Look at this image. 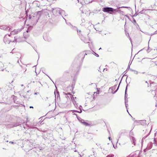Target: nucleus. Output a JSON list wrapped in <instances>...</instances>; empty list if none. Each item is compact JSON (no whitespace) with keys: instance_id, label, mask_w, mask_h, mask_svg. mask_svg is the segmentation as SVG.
Listing matches in <instances>:
<instances>
[{"instance_id":"f257e3e1","label":"nucleus","mask_w":157,"mask_h":157,"mask_svg":"<svg viewBox=\"0 0 157 157\" xmlns=\"http://www.w3.org/2000/svg\"><path fill=\"white\" fill-rule=\"evenodd\" d=\"M102 11L105 12L109 13V12H120V10H118L117 9H114L113 8L111 7H104L103 8Z\"/></svg>"},{"instance_id":"f03ea898","label":"nucleus","mask_w":157,"mask_h":157,"mask_svg":"<svg viewBox=\"0 0 157 157\" xmlns=\"http://www.w3.org/2000/svg\"><path fill=\"white\" fill-rule=\"evenodd\" d=\"M54 13H55V15H58V14L62 15V14L64 12V11L60 9L59 8H57L53 10Z\"/></svg>"},{"instance_id":"7ed1b4c3","label":"nucleus","mask_w":157,"mask_h":157,"mask_svg":"<svg viewBox=\"0 0 157 157\" xmlns=\"http://www.w3.org/2000/svg\"><path fill=\"white\" fill-rule=\"evenodd\" d=\"M14 40L12 41L11 40H10L9 38V37H8L7 35H6L4 38L3 41L6 44V43H9L10 42H14V41H16V39H15V37H14Z\"/></svg>"},{"instance_id":"20e7f679","label":"nucleus","mask_w":157,"mask_h":157,"mask_svg":"<svg viewBox=\"0 0 157 157\" xmlns=\"http://www.w3.org/2000/svg\"><path fill=\"white\" fill-rule=\"evenodd\" d=\"M72 101L75 106L77 109L78 107V104L77 103L76 100L77 98L76 97H74L73 95H72L71 97Z\"/></svg>"},{"instance_id":"39448f33","label":"nucleus","mask_w":157,"mask_h":157,"mask_svg":"<svg viewBox=\"0 0 157 157\" xmlns=\"http://www.w3.org/2000/svg\"><path fill=\"white\" fill-rule=\"evenodd\" d=\"M127 86H126L125 89V106L126 108H127V107L128 105V104H127L128 102V100L127 98L128 97V94H126V91L127 90Z\"/></svg>"},{"instance_id":"423d86ee","label":"nucleus","mask_w":157,"mask_h":157,"mask_svg":"<svg viewBox=\"0 0 157 157\" xmlns=\"http://www.w3.org/2000/svg\"><path fill=\"white\" fill-rule=\"evenodd\" d=\"M153 143L152 142H151L148 144L146 148L144 150V151L145 152L146 151L150 149L152 146Z\"/></svg>"},{"instance_id":"0eeeda50","label":"nucleus","mask_w":157,"mask_h":157,"mask_svg":"<svg viewBox=\"0 0 157 157\" xmlns=\"http://www.w3.org/2000/svg\"><path fill=\"white\" fill-rule=\"evenodd\" d=\"M0 29L4 30H10V28L7 25L0 26Z\"/></svg>"},{"instance_id":"6e6552de","label":"nucleus","mask_w":157,"mask_h":157,"mask_svg":"<svg viewBox=\"0 0 157 157\" xmlns=\"http://www.w3.org/2000/svg\"><path fill=\"white\" fill-rule=\"evenodd\" d=\"M119 85H118V86L117 87V89L114 92H113V91L114 90H115L116 89V88H117V86L116 85H114V86L112 87L111 88H110V89H111L112 90L111 92L113 94H115V93H116L118 90V89L119 87Z\"/></svg>"},{"instance_id":"1a4fd4ad","label":"nucleus","mask_w":157,"mask_h":157,"mask_svg":"<svg viewBox=\"0 0 157 157\" xmlns=\"http://www.w3.org/2000/svg\"><path fill=\"white\" fill-rule=\"evenodd\" d=\"M21 31V29H18L17 30H14L11 32L10 34L12 35H15L17 34L18 33Z\"/></svg>"},{"instance_id":"9d476101","label":"nucleus","mask_w":157,"mask_h":157,"mask_svg":"<svg viewBox=\"0 0 157 157\" xmlns=\"http://www.w3.org/2000/svg\"><path fill=\"white\" fill-rule=\"evenodd\" d=\"M80 122L85 126H88L90 125L87 122H85L84 120H82L80 121Z\"/></svg>"},{"instance_id":"9b49d317","label":"nucleus","mask_w":157,"mask_h":157,"mask_svg":"<svg viewBox=\"0 0 157 157\" xmlns=\"http://www.w3.org/2000/svg\"><path fill=\"white\" fill-rule=\"evenodd\" d=\"M127 157H139L138 156L136 155V153H131L129 156Z\"/></svg>"},{"instance_id":"f8f14e48","label":"nucleus","mask_w":157,"mask_h":157,"mask_svg":"<svg viewBox=\"0 0 157 157\" xmlns=\"http://www.w3.org/2000/svg\"><path fill=\"white\" fill-rule=\"evenodd\" d=\"M130 138L132 143L135 146V141H136L135 138L132 136Z\"/></svg>"},{"instance_id":"ddd939ff","label":"nucleus","mask_w":157,"mask_h":157,"mask_svg":"<svg viewBox=\"0 0 157 157\" xmlns=\"http://www.w3.org/2000/svg\"><path fill=\"white\" fill-rule=\"evenodd\" d=\"M151 140L154 142V143L156 145H157V138H156L153 139H152Z\"/></svg>"},{"instance_id":"4468645a","label":"nucleus","mask_w":157,"mask_h":157,"mask_svg":"<svg viewBox=\"0 0 157 157\" xmlns=\"http://www.w3.org/2000/svg\"><path fill=\"white\" fill-rule=\"evenodd\" d=\"M150 131H147V134L146 135V136H144L143 137V139H142V140H144L145 138H146V137H147V136H148L149 134V133H150Z\"/></svg>"},{"instance_id":"2eb2a0df","label":"nucleus","mask_w":157,"mask_h":157,"mask_svg":"<svg viewBox=\"0 0 157 157\" xmlns=\"http://www.w3.org/2000/svg\"><path fill=\"white\" fill-rule=\"evenodd\" d=\"M130 70L132 71H133L134 72V73L136 74L137 75L138 74V72L137 71L132 70V69H130Z\"/></svg>"},{"instance_id":"dca6fc26","label":"nucleus","mask_w":157,"mask_h":157,"mask_svg":"<svg viewBox=\"0 0 157 157\" xmlns=\"http://www.w3.org/2000/svg\"><path fill=\"white\" fill-rule=\"evenodd\" d=\"M106 157H114V155L113 154H110L107 155Z\"/></svg>"},{"instance_id":"f3484780","label":"nucleus","mask_w":157,"mask_h":157,"mask_svg":"<svg viewBox=\"0 0 157 157\" xmlns=\"http://www.w3.org/2000/svg\"><path fill=\"white\" fill-rule=\"evenodd\" d=\"M81 108H82V106L81 105H80L79 107V109L80 110V112H79L78 111H75V112H78V113H81L82 112V110H81Z\"/></svg>"},{"instance_id":"a211bd4d","label":"nucleus","mask_w":157,"mask_h":157,"mask_svg":"<svg viewBox=\"0 0 157 157\" xmlns=\"http://www.w3.org/2000/svg\"><path fill=\"white\" fill-rule=\"evenodd\" d=\"M144 10H142V11H141L140 12V13H144V12H143V11H144Z\"/></svg>"},{"instance_id":"6ab92c4d","label":"nucleus","mask_w":157,"mask_h":157,"mask_svg":"<svg viewBox=\"0 0 157 157\" xmlns=\"http://www.w3.org/2000/svg\"><path fill=\"white\" fill-rule=\"evenodd\" d=\"M95 55L96 56H97V57H98V56H98V54H97L96 53H95Z\"/></svg>"},{"instance_id":"aec40b11","label":"nucleus","mask_w":157,"mask_h":157,"mask_svg":"<svg viewBox=\"0 0 157 157\" xmlns=\"http://www.w3.org/2000/svg\"><path fill=\"white\" fill-rule=\"evenodd\" d=\"M81 30H79V31L77 30V32H78V33H79V32L80 33H81Z\"/></svg>"},{"instance_id":"412c9836","label":"nucleus","mask_w":157,"mask_h":157,"mask_svg":"<svg viewBox=\"0 0 157 157\" xmlns=\"http://www.w3.org/2000/svg\"><path fill=\"white\" fill-rule=\"evenodd\" d=\"M157 34V30L155 31L154 33V34Z\"/></svg>"},{"instance_id":"4be33fe9","label":"nucleus","mask_w":157,"mask_h":157,"mask_svg":"<svg viewBox=\"0 0 157 157\" xmlns=\"http://www.w3.org/2000/svg\"><path fill=\"white\" fill-rule=\"evenodd\" d=\"M11 34H9L8 35H7L8 37H9Z\"/></svg>"},{"instance_id":"5701e85b","label":"nucleus","mask_w":157,"mask_h":157,"mask_svg":"<svg viewBox=\"0 0 157 157\" xmlns=\"http://www.w3.org/2000/svg\"><path fill=\"white\" fill-rule=\"evenodd\" d=\"M29 29H28L27 30V31H26V32H27V33H28V32H29Z\"/></svg>"},{"instance_id":"b1692460","label":"nucleus","mask_w":157,"mask_h":157,"mask_svg":"<svg viewBox=\"0 0 157 157\" xmlns=\"http://www.w3.org/2000/svg\"><path fill=\"white\" fill-rule=\"evenodd\" d=\"M86 2L85 3H86V4H87L88 3H89V2Z\"/></svg>"},{"instance_id":"393cba45","label":"nucleus","mask_w":157,"mask_h":157,"mask_svg":"<svg viewBox=\"0 0 157 157\" xmlns=\"http://www.w3.org/2000/svg\"><path fill=\"white\" fill-rule=\"evenodd\" d=\"M105 70H106V71L107 70V69H106V68H104V69H103V71Z\"/></svg>"},{"instance_id":"a878e982","label":"nucleus","mask_w":157,"mask_h":157,"mask_svg":"<svg viewBox=\"0 0 157 157\" xmlns=\"http://www.w3.org/2000/svg\"><path fill=\"white\" fill-rule=\"evenodd\" d=\"M38 93H34V94H35V95H36V94H38Z\"/></svg>"},{"instance_id":"bb28decb","label":"nucleus","mask_w":157,"mask_h":157,"mask_svg":"<svg viewBox=\"0 0 157 157\" xmlns=\"http://www.w3.org/2000/svg\"><path fill=\"white\" fill-rule=\"evenodd\" d=\"M10 143H11V144H13V142H11V141L10 142Z\"/></svg>"},{"instance_id":"cd10ccee","label":"nucleus","mask_w":157,"mask_h":157,"mask_svg":"<svg viewBox=\"0 0 157 157\" xmlns=\"http://www.w3.org/2000/svg\"><path fill=\"white\" fill-rule=\"evenodd\" d=\"M121 7H124V8H128V7H121Z\"/></svg>"},{"instance_id":"c85d7f7f","label":"nucleus","mask_w":157,"mask_h":157,"mask_svg":"<svg viewBox=\"0 0 157 157\" xmlns=\"http://www.w3.org/2000/svg\"><path fill=\"white\" fill-rule=\"evenodd\" d=\"M33 108V106H30V108Z\"/></svg>"},{"instance_id":"c756f323","label":"nucleus","mask_w":157,"mask_h":157,"mask_svg":"<svg viewBox=\"0 0 157 157\" xmlns=\"http://www.w3.org/2000/svg\"><path fill=\"white\" fill-rule=\"evenodd\" d=\"M109 140H110V137H109Z\"/></svg>"},{"instance_id":"7c9ffc66","label":"nucleus","mask_w":157,"mask_h":157,"mask_svg":"<svg viewBox=\"0 0 157 157\" xmlns=\"http://www.w3.org/2000/svg\"><path fill=\"white\" fill-rule=\"evenodd\" d=\"M82 22H83L84 21V20L83 19V20H82Z\"/></svg>"},{"instance_id":"2f4dec72","label":"nucleus","mask_w":157,"mask_h":157,"mask_svg":"<svg viewBox=\"0 0 157 157\" xmlns=\"http://www.w3.org/2000/svg\"><path fill=\"white\" fill-rule=\"evenodd\" d=\"M134 22H136V21L135 20H134Z\"/></svg>"},{"instance_id":"473e14b6","label":"nucleus","mask_w":157,"mask_h":157,"mask_svg":"<svg viewBox=\"0 0 157 157\" xmlns=\"http://www.w3.org/2000/svg\"><path fill=\"white\" fill-rule=\"evenodd\" d=\"M57 94H58V95H59V93L58 92H57Z\"/></svg>"},{"instance_id":"72a5a7b5","label":"nucleus","mask_w":157,"mask_h":157,"mask_svg":"<svg viewBox=\"0 0 157 157\" xmlns=\"http://www.w3.org/2000/svg\"><path fill=\"white\" fill-rule=\"evenodd\" d=\"M77 1H78V2H79V0H77Z\"/></svg>"},{"instance_id":"f704fd0d","label":"nucleus","mask_w":157,"mask_h":157,"mask_svg":"<svg viewBox=\"0 0 157 157\" xmlns=\"http://www.w3.org/2000/svg\"><path fill=\"white\" fill-rule=\"evenodd\" d=\"M79 155H80V157H82V156H81V155H80V154H79Z\"/></svg>"},{"instance_id":"c9c22d12","label":"nucleus","mask_w":157,"mask_h":157,"mask_svg":"<svg viewBox=\"0 0 157 157\" xmlns=\"http://www.w3.org/2000/svg\"><path fill=\"white\" fill-rule=\"evenodd\" d=\"M21 86H23V85H21Z\"/></svg>"},{"instance_id":"e433bc0d","label":"nucleus","mask_w":157,"mask_h":157,"mask_svg":"<svg viewBox=\"0 0 157 157\" xmlns=\"http://www.w3.org/2000/svg\"><path fill=\"white\" fill-rule=\"evenodd\" d=\"M101 49V48H100L99 49V50H100V49Z\"/></svg>"},{"instance_id":"4c0bfd02","label":"nucleus","mask_w":157,"mask_h":157,"mask_svg":"<svg viewBox=\"0 0 157 157\" xmlns=\"http://www.w3.org/2000/svg\"><path fill=\"white\" fill-rule=\"evenodd\" d=\"M93 153H94L93 155H94V152H93Z\"/></svg>"}]
</instances>
